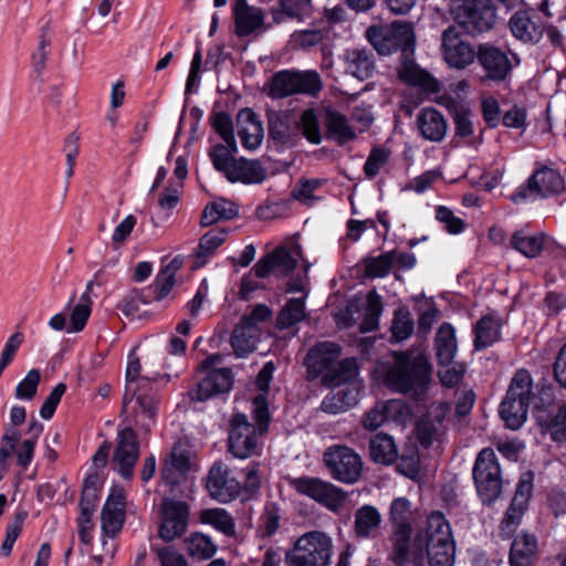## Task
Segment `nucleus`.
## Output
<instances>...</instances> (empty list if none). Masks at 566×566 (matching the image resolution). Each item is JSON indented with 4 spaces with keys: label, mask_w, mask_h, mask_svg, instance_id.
Masks as SVG:
<instances>
[{
    "label": "nucleus",
    "mask_w": 566,
    "mask_h": 566,
    "mask_svg": "<svg viewBox=\"0 0 566 566\" xmlns=\"http://www.w3.org/2000/svg\"><path fill=\"white\" fill-rule=\"evenodd\" d=\"M407 562L396 560V566H452L455 556V543L451 527L444 515L432 512L412 539L406 552Z\"/></svg>",
    "instance_id": "obj_1"
},
{
    "label": "nucleus",
    "mask_w": 566,
    "mask_h": 566,
    "mask_svg": "<svg viewBox=\"0 0 566 566\" xmlns=\"http://www.w3.org/2000/svg\"><path fill=\"white\" fill-rule=\"evenodd\" d=\"M431 370L424 356L395 352L389 359L376 365L375 373L394 392L422 395L430 382Z\"/></svg>",
    "instance_id": "obj_2"
},
{
    "label": "nucleus",
    "mask_w": 566,
    "mask_h": 566,
    "mask_svg": "<svg viewBox=\"0 0 566 566\" xmlns=\"http://www.w3.org/2000/svg\"><path fill=\"white\" fill-rule=\"evenodd\" d=\"M333 539L322 531H310L301 535L286 555V566H329Z\"/></svg>",
    "instance_id": "obj_3"
},
{
    "label": "nucleus",
    "mask_w": 566,
    "mask_h": 566,
    "mask_svg": "<svg viewBox=\"0 0 566 566\" xmlns=\"http://www.w3.org/2000/svg\"><path fill=\"white\" fill-rule=\"evenodd\" d=\"M389 522L392 531L390 535L391 560L407 562L406 552L412 544V522L411 502L405 497H396L389 507Z\"/></svg>",
    "instance_id": "obj_4"
},
{
    "label": "nucleus",
    "mask_w": 566,
    "mask_h": 566,
    "mask_svg": "<svg viewBox=\"0 0 566 566\" xmlns=\"http://www.w3.org/2000/svg\"><path fill=\"white\" fill-rule=\"evenodd\" d=\"M262 436L245 415L237 413L230 420L228 450L233 458L241 460L260 455L263 449Z\"/></svg>",
    "instance_id": "obj_5"
},
{
    "label": "nucleus",
    "mask_w": 566,
    "mask_h": 566,
    "mask_svg": "<svg viewBox=\"0 0 566 566\" xmlns=\"http://www.w3.org/2000/svg\"><path fill=\"white\" fill-rule=\"evenodd\" d=\"M478 494L484 504H492L502 493L501 469L492 449L484 448L478 454L473 468Z\"/></svg>",
    "instance_id": "obj_6"
},
{
    "label": "nucleus",
    "mask_w": 566,
    "mask_h": 566,
    "mask_svg": "<svg viewBox=\"0 0 566 566\" xmlns=\"http://www.w3.org/2000/svg\"><path fill=\"white\" fill-rule=\"evenodd\" d=\"M323 459L332 476L339 482L353 484L361 474V458L346 446H332L327 448Z\"/></svg>",
    "instance_id": "obj_7"
},
{
    "label": "nucleus",
    "mask_w": 566,
    "mask_h": 566,
    "mask_svg": "<svg viewBox=\"0 0 566 566\" xmlns=\"http://www.w3.org/2000/svg\"><path fill=\"white\" fill-rule=\"evenodd\" d=\"M291 484L297 493L315 500L333 512H337L345 504L346 493L318 478L301 476L293 479Z\"/></svg>",
    "instance_id": "obj_8"
},
{
    "label": "nucleus",
    "mask_w": 566,
    "mask_h": 566,
    "mask_svg": "<svg viewBox=\"0 0 566 566\" xmlns=\"http://www.w3.org/2000/svg\"><path fill=\"white\" fill-rule=\"evenodd\" d=\"M160 513V538L172 542L186 533L189 518V506L186 502L166 497L161 502Z\"/></svg>",
    "instance_id": "obj_9"
},
{
    "label": "nucleus",
    "mask_w": 566,
    "mask_h": 566,
    "mask_svg": "<svg viewBox=\"0 0 566 566\" xmlns=\"http://www.w3.org/2000/svg\"><path fill=\"white\" fill-rule=\"evenodd\" d=\"M496 19L491 0H462V32L476 35L493 28Z\"/></svg>",
    "instance_id": "obj_10"
},
{
    "label": "nucleus",
    "mask_w": 566,
    "mask_h": 566,
    "mask_svg": "<svg viewBox=\"0 0 566 566\" xmlns=\"http://www.w3.org/2000/svg\"><path fill=\"white\" fill-rule=\"evenodd\" d=\"M300 258V245H295L292 249L279 247L261 258L252 268V272L259 279H264L271 273L287 276L295 269Z\"/></svg>",
    "instance_id": "obj_11"
},
{
    "label": "nucleus",
    "mask_w": 566,
    "mask_h": 566,
    "mask_svg": "<svg viewBox=\"0 0 566 566\" xmlns=\"http://www.w3.org/2000/svg\"><path fill=\"white\" fill-rule=\"evenodd\" d=\"M533 492V474L525 472L521 475L515 494L500 524L502 536L510 537L518 527L525 514Z\"/></svg>",
    "instance_id": "obj_12"
},
{
    "label": "nucleus",
    "mask_w": 566,
    "mask_h": 566,
    "mask_svg": "<svg viewBox=\"0 0 566 566\" xmlns=\"http://www.w3.org/2000/svg\"><path fill=\"white\" fill-rule=\"evenodd\" d=\"M565 190L563 177L554 169L543 167L536 170L528 179L525 189L513 196V200L518 202L526 197L544 198L559 195Z\"/></svg>",
    "instance_id": "obj_13"
},
{
    "label": "nucleus",
    "mask_w": 566,
    "mask_h": 566,
    "mask_svg": "<svg viewBox=\"0 0 566 566\" xmlns=\"http://www.w3.org/2000/svg\"><path fill=\"white\" fill-rule=\"evenodd\" d=\"M342 348L338 344L333 342H319L315 344L306 354L305 366L307 369V377L316 379L325 376L332 371L336 360L339 359Z\"/></svg>",
    "instance_id": "obj_14"
},
{
    "label": "nucleus",
    "mask_w": 566,
    "mask_h": 566,
    "mask_svg": "<svg viewBox=\"0 0 566 566\" xmlns=\"http://www.w3.org/2000/svg\"><path fill=\"white\" fill-rule=\"evenodd\" d=\"M207 490L216 501L229 503L240 495L241 483L237 478L230 476L228 465L216 462L208 474Z\"/></svg>",
    "instance_id": "obj_15"
},
{
    "label": "nucleus",
    "mask_w": 566,
    "mask_h": 566,
    "mask_svg": "<svg viewBox=\"0 0 566 566\" xmlns=\"http://www.w3.org/2000/svg\"><path fill=\"white\" fill-rule=\"evenodd\" d=\"M138 458L139 442L134 429L125 427L118 430L116 448L113 455V461L117 465L118 473L125 479L132 478Z\"/></svg>",
    "instance_id": "obj_16"
},
{
    "label": "nucleus",
    "mask_w": 566,
    "mask_h": 566,
    "mask_svg": "<svg viewBox=\"0 0 566 566\" xmlns=\"http://www.w3.org/2000/svg\"><path fill=\"white\" fill-rule=\"evenodd\" d=\"M398 75L405 84L417 87L422 94L432 95L440 91V82L412 60L401 62Z\"/></svg>",
    "instance_id": "obj_17"
},
{
    "label": "nucleus",
    "mask_w": 566,
    "mask_h": 566,
    "mask_svg": "<svg viewBox=\"0 0 566 566\" xmlns=\"http://www.w3.org/2000/svg\"><path fill=\"white\" fill-rule=\"evenodd\" d=\"M478 60L488 77L493 81H504L512 70L506 53L491 44L479 45Z\"/></svg>",
    "instance_id": "obj_18"
},
{
    "label": "nucleus",
    "mask_w": 566,
    "mask_h": 566,
    "mask_svg": "<svg viewBox=\"0 0 566 566\" xmlns=\"http://www.w3.org/2000/svg\"><path fill=\"white\" fill-rule=\"evenodd\" d=\"M238 136L247 150H255L263 140V126L251 108H243L237 116Z\"/></svg>",
    "instance_id": "obj_19"
},
{
    "label": "nucleus",
    "mask_w": 566,
    "mask_h": 566,
    "mask_svg": "<svg viewBox=\"0 0 566 566\" xmlns=\"http://www.w3.org/2000/svg\"><path fill=\"white\" fill-rule=\"evenodd\" d=\"M233 385V376L229 368H219L210 370L207 376L199 381L192 398L199 401H206L213 396L228 392Z\"/></svg>",
    "instance_id": "obj_20"
},
{
    "label": "nucleus",
    "mask_w": 566,
    "mask_h": 566,
    "mask_svg": "<svg viewBox=\"0 0 566 566\" xmlns=\"http://www.w3.org/2000/svg\"><path fill=\"white\" fill-rule=\"evenodd\" d=\"M102 530L115 536L123 527L125 520V496L122 490H113L102 510Z\"/></svg>",
    "instance_id": "obj_21"
},
{
    "label": "nucleus",
    "mask_w": 566,
    "mask_h": 566,
    "mask_svg": "<svg viewBox=\"0 0 566 566\" xmlns=\"http://www.w3.org/2000/svg\"><path fill=\"white\" fill-rule=\"evenodd\" d=\"M343 62L345 73L359 81L371 77L376 69L375 55L369 49H347Z\"/></svg>",
    "instance_id": "obj_22"
},
{
    "label": "nucleus",
    "mask_w": 566,
    "mask_h": 566,
    "mask_svg": "<svg viewBox=\"0 0 566 566\" xmlns=\"http://www.w3.org/2000/svg\"><path fill=\"white\" fill-rule=\"evenodd\" d=\"M224 177L232 184L258 185L268 178V171L259 160L241 157L232 163Z\"/></svg>",
    "instance_id": "obj_23"
},
{
    "label": "nucleus",
    "mask_w": 566,
    "mask_h": 566,
    "mask_svg": "<svg viewBox=\"0 0 566 566\" xmlns=\"http://www.w3.org/2000/svg\"><path fill=\"white\" fill-rule=\"evenodd\" d=\"M235 34L247 36L264 24V15L260 8L249 6L247 0H235L233 6Z\"/></svg>",
    "instance_id": "obj_24"
},
{
    "label": "nucleus",
    "mask_w": 566,
    "mask_h": 566,
    "mask_svg": "<svg viewBox=\"0 0 566 566\" xmlns=\"http://www.w3.org/2000/svg\"><path fill=\"white\" fill-rule=\"evenodd\" d=\"M417 126L421 136L431 142L442 140L448 127L443 115L432 107H426L419 112Z\"/></svg>",
    "instance_id": "obj_25"
},
{
    "label": "nucleus",
    "mask_w": 566,
    "mask_h": 566,
    "mask_svg": "<svg viewBox=\"0 0 566 566\" xmlns=\"http://www.w3.org/2000/svg\"><path fill=\"white\" fill-rule=\"evenodd\" d=\"M326 138L344 145L356 138L354 128L345 115L328 108L325 114Z\"/></svg>",
    "instance_id": "obj_26"
},
{
    "label": "nucleus",
    "mask_w": 566,
    "mask_h": 566,
    "mask_svg": "<svg viewBox=\"0 0 566 566\" xmlns=\"http://www.w3.org/2000/svg\"><path fill=\"white\" fill-rule=\"evenodd\" d=\"M434 345L439 365H451L458 349L455 329L448 323L442 324L437 332Z\"/></svg>",
    "instance_id": "obj_27"
},
{
    "label": "nucleus",
    "mask_w": 566,
    "mask_h": 566,
    "mask_svg": "<svg viewBox=\"0 0 566 566\" xmlns=\"http://www.w3.org/2000/svg\"><path fill=\"white\" fill-rule=\"evenodd\" d=\"M358 401V392L354 388H342L327 394L322 402L321 410L328 415H339L353 408Z\"/></svg>",
    "instance_id": "obj_28"
},
{
    "label": "nucleus",
    "mask_w": 566,
    "mask_h": 566,
    "mask_svg": "<svg viewBox=\"0 0 566 566\" xmlns=\"http://www.w3.org/2000/svg\"><path fill=\"white\" fill-rule=\"evenodd\" d=\"M502 321L499 316L486 315L480 318L474 328V346L482 349L493 345L500 339Z\"/></svg>",
    "instance_id": "obj_29"
},
{
    "label": "nucleus",
    "mask_w": 566,
    "mask_h": 566,
    "mask_svg": "<svg viewBox=\"0 0 566 566\" xmlns=\"http://www.w3.org/2000/svg\"><path fill=\"white\" fill-rule=\"evenodd\" d=\"M381 523L379 511L373 505H363L355 513L354 531L358 538H369Z\"/></svg>",
    "instance_id": "obj_30"
},
{
    "label": "nucleus",
    "mask_w": 566,
    "mask_h": 566,
    "mask_svg": "<svg viewBox=\"0 0 566 566\" xmlns=\"http://www.w3.org/2000/svg\"><path fill=\"white\" fill-rule=\"evenodd\" d=\"M369 454L374 462L389 465L397 460L398 450L390 436L377 433L369 441Z\"/></svg>",
    "instance_id": "obj_31"
},
{
    "label": "nucleus",
    "mask_w": 566,
    "mask_h": 566,
    "mask_svg": "<svg viewBox=\"0 0 566 566\" xmlns=\"http://www.w3.org/2000/svg\"><path fill=\"white\" fill-rule=\"evenodd\" d=\"M239 214V207L224 198H220L206 206L202 211L200 224L202 227H209L220 220H230Z\"/></svg>",
    "instance_id": "obj_32"
},
{
    "label": "nucleus",
    "mask_w": 566,
    "mask_h": 566,
    "mask_svg": "<svg viewBox=\"0 0 566 566\" xmlns=\"http://www.w3.org/2000/svg\"><path fill=\"white\" fill-rule=\"evenodd\" d=\"M175 269L166 265L156 276L154 284L149 285L142 293L143 303H149L150 300L161 301L172 290L175 285Z\"/></svg>",
    "instance_id": "obj_33"
},
{
    "label": "nucleus",
    "mask_w": 566,
    "mask_h": 566,
    "mask_svg": "<svg viewBox=\"0 0 566 566\" xmlns=\"http://www.w3.org/2000/svg\"><path fill=\"white\" fill-rule=\"evenodd\" d=\"M528 407L526 402L505 396L500 407V416L507 428L517 430L527 418Z\"/></svg>",
    "instance_id": "obj_34"
},
{
    "label": "nucleus",
    "mask_w": 566,
    "mask_h": 566,
    "mask_svg": "<svg viewBox=\"0 0 566 566\" xmlns=\"http://www.w3.org/2000/svg\"><path fill=\"white\" fill-rule=\"evenodd\" d=\"M537 547L533 535L522 534L516 536L511 546V566H530Z\"/></svg>",
    "instance_id": "obj_35"
},
{
    "label": "nucleus",
    "mask_w": 566,
    "mask_h": 566,
    "mask_svg": "<svg viewBox=\"0 0 566 566\" xmlns=\"http://www.w3.org/2000/svg\"><path fill=\"white\" fill-rule=\"evenodd\" d=\"M358 375V363L354 357L337 359L331 373L323 378V385L326 387L340 386L352 381Z\"/></svg>",
    "instance_id": "obj_36"
},
{
    "label": "nucleus",
    "mask_w": 566,
    "mask_h": 566,
    "mask_svg": "<svg viewBox=\"0 0 566 566\" xmlns=\"http://www.w3.org/2000/svg\"><path fill=\"white\" fill-rule=\"evenodd\" d=\"M509 24L513 35L523 42H537L543 35V29L521 12L513 14Z\"/></svg>",
    "instance_id": "obj_37"
},
{
    "label": "nucleus",
    "mask_w": 566,
    "mask_h": 566,
    "mask_svg": "<svg viewBox=\"0 0 566 566\" xmlns=\"http://www.w3.org/2000/svg\"><path fill=\"white\" fill-rule=\"evenodd\" d=\"M305 317V296L292 297L280 311L276 325L280 329H287L301 323Z\"/></svg>",
    "instance_id": "obj_38"
},
{
    "label": "nucleus",
    "mask_w": 566,
    "mask_h": 566,
    "mask_svg": "<svg viewBox=\"0 0 566 566\" xmlns=\"http://www.w3.org/2000/svg\"><path fill=\"white\" fill-rule=\"evenodd\" d=\"M228 234L226 228H213L203 234L196 252V264L203 265L207 259L224 242Z\"/></svg>",
    "instance_id": "obj_39"
},
{
    "label": "nucleus",
    "mask_w": 566,
    "mask_h": 566,
    "mask_svg": "<svg viewBox=\"0 0 566 566\" xmlns=\"http://www.w3.org/2000/svg\"><path fill=\"white\" fill-rule=\"evenodd\" d=\"M441 52L450 67L460 69V31L450 25L441 35Z\"/></svg>",
    "instance_id": "obj_40"
},
{
    "label": "nucleus",
    "mask_w": 566,
    "mask_h": 566,
    "mask_svg": "<svg viewBox=\"0 0 566 566\" xmlns=\"http://www.w3.org/2000/svg\"><path fill=\"white\" fill-rule=\"evenodd\" d=\"M269 134L275 142L287 143L292 136L291 116L287 112L272 111L268 114Z\"/></svg>",
    "instance_id": "obj_41"
},
{
    "label": "nucleus",
    "mask_w": 566,
    "mask_h": 566,
    "mask_svg": "<svg viewBox=\"0 0 566 566\" xmlns=\"http://www.w3.org/2000/svg\"><path fill=\"white\" fill-rule=\"evenodd\" d=\"M512 247L527 258L536 256L543 249L544 235L542 233H531L517 231L511 239Z\"/></svg>",
    "instance_id": "obj_42"
},
{
    "label": "nucleus",
    "mask_w": 566,
    "mask_h": 566,
    "mask_svg": "<svg viewBox=\"0 0 566 566\" xmlns=\"http://www.w3.org/2000/svg\"><path fill=\"white\" fill-rule=\"evenodd\" d=\"M506 396L510 397V399L515 398L528 405L531 403V400L534 396L533 379L526 369H520L514 374Z\"/></svg>",
    "instance_id": "obj_43"
},
{
    "label": "nucleus",
    "mask_w": 566,
    "mask_h": 566,
    "mask_svg": "<svg viewBox=\"0 0 566 566\" xmlns=\"http://www.w3.org/2000/svg\"><path fill=\"white\" fill-rule=\"evenodd\" d=\"M188 555L198 560L211 558L217 551V545L203 533H193L186 539Z\"/></svg>",
    "instance_id": "obj_44"
},
{
    "label": "nucleus",
    "mask_w": 566,
    "mask_h": 566,
    "mask_svg": "<svg viewBox=\"0 0 566 566\" xmlns=\"http://www.w3.org/2000/svg\"><path fill=\"white\" fill-rule=\"evenodd\" d=\"M180 474H186L190 468V452L180 444H176L169 458L166 460L165 468L161 470V475L169 483L175 484L177 481L170 476V468Z\"/></svg>",
    "instance_id": "obj_45"
},
{
    "label": "nucleus",
    "mask_w": 566,
    "mask_h": 566,
    "mask_svg": "<svg viewBox=\"0 0 566 566\" xmlns=\"http://www.w3.org/2000/svg\"><path fill=\"white\" fill-rule=\"evenodd\" d=\"M238 324L231 336V346L238 357H244L255 349L260 334Z\"/></svg>",
    "instance_id": "obj_46"
},
{
    "label": "nucleus",
    "mask_w": 566,
    "mask_h": 566,
    "mask_svg": "<svg viewBox=\"0 0 566 566\" xmlns=\"http://www.w3.org/2000/svg\"><path fill=\"white\" fill-rule=\"evenodd\" d=\"M390 27H370L367 30L368 41L379 54L388 55L398 51L397 42L391 36Z\"/></svg>",
    "instance_id": "obj_47"
},
{
    "label": "nucleus",
    "mask_w": 566,
    "mask_h": 566,
    "mask_svg": "<svg viewBox=\"0 0 566 566\" xmlns=\"http://www.w3.org/2000/svg\"><path fill=\"white\" fill-rule=\"evenodd\" d=\"M382 310L384 306L380 295L376 291L369 292L367 294V305L364 317L360 323V331L364 333L376 331Z\"/></svg>",
    "instance_id": "obj_48"
},
{
    "label": "nucleus",
    "mask_w": 566,
    "mask_h": 566,
    "mask_svg": "<svg viewBox=\"0 0 566 566\" xmlns=\"http://www.w3.org/2000/svg\"><path fill=\"white\" fill-rule=\"evenodd\" d=\"M413 328L415 323L409 310L405 306L397 308L390 327L391 339L395 342L406 340L413 333Z\"/></svg>",
    "instance_id": "obj_49"
},
{
    "label": "nucleus",
    "mask_w": 566,
    "mask_h": 566,
    "mask_svg": "<svg viewBox=\"0 0 566 566\" xmlns=\"http://www.w3.org/2000/svg\"><path fill=\"white\" fill-rule=\"evenodd\" d=\"M399 406V402L396 400L377 403L365 413L363 420L364 428L368 430L378 429L389 419L391 411L396 410Z\"/></svg>",
    "instance_id": "obj_50"
},
{
    "label": "nucleus",
    "mask_w": 566,
    "mask_h": 566,
    "mask_svg": "<svg viewBox=\"0 0 566 566\" xmlns=\"http://www.w3.org/2000/svg\"><path fill=\"white\" fill-rule=\"evenodd\" d=\"M296 72L281 71L273 76L270 86V95L282 98L297 94Z\"/></svg>",
    "instance_id": "obj_51"
},
{
    "label": "nucleus",
    "mask_w": 566,
    "mask_h": 566,
    "mask_svg": "<svg viewBox=\"0 0 566 566\" xmlns=\"http://www.w3.org/2000/svg\"><path fill=\"white\" fill-rule=\"evenodd\" d=\"M238 151L237 143L234 146L228 144H217L209 150V157L216 170L222 172L224 176L230 169V166L237 158L234 154Z\"/></svg>",
    "instance_id": "obj_52"
},
{
    "label": "nucleus",
    "mask_w": 566,
    "mask_h": 566,
    "mask_svg": "<svg viewBox=\"0 0 566 566\" xmlns=\"http://www.w3.org/2000/svg\"><path fill=\"white\" fill-rule=\"evenodd\" d=\"M296 125L308 143L313 145L321 144L322 133L315 109L307 108L303 111Z\"/></svg>",
    "instance_id": "obj_53"
},
{
    "label": "nucleus",
    "mask_w": 566,
    "mask_h": 566,
    "mask_svg": "<svg viewBox=\"0 0 566 566\" xmlns=\"http://www.w3.org/2000/svg\"><path fill=\"white\" fill-rule=\"evenodd\" d=\"M200 521L210 524L226 535L234 533V522L231 515L223 509L205 510L200 514Z\"/></svg>",
    "instance_id": "obj_54"
},
{
    "label": "nucleus",
    "mask_w": 566,
    "mask_h": 566,
    "mask_svg": "<svg viewBox=\"0 0 566 566\" xmlns=\"http://www.w3.org/2000/svg\"><path fill=\"white\" fill-rule=\"evenodd\" d=\"M27 517L28 512L24 510H20L15 512L12 521L8 524L6 537L1 545V553L3 556L7 557L11 555L13 545L22 532Z\"/></svg>",
    "instance_id": "obj_55"
},
{
    "label": "nucleus",
    "mask_w": 566,
    "mask_h": 566,
    "mask_svg": "<svg viewBox=\"0 0 566 566\" xmlns=\"http://www.w3.org/2000/svg\"><path fill=\"white\" fill-rule=\"evenodd\" d=\"M395 263V251L382 253L365 260L366 274L370 277L386 276Z\"/></svg>",
    "instance_id": "obj_56"
},
{
    "label": "nucleus",
    "mask_w": 566,
    "mask_h": 566,
    "mask_svg": "<svg viewBox=\"0 0 566 566\" xmlns=\"http://www.w3.org/2000/svg\"><path fill=\"white\" fill-rule=\"evenodd\" d=\"M281 11L273 13L276 23L284 21V15L291 19H301L311 6V0H280Z\"/></svg>",
    "instance_id": "obj_57"
},
{
    "label": "nucleus",
    "mask_w": 566,
    "mask_h": 566,
    "mask_svg": "<svg viewBox=\"0 0 566 566\" xmlns=\"http://www.w3.org/2000/svg\"><path fill=\"white\" fill-rule=\"evenodd\" d=\"M41 381V373L39 369H31L25 377L17 385L14 397L20 400H31L38 391Z\"/></svg>",
    "instance_id": "obj_58"
},
{
    "label": "nucleus",
    "mask_w": 566,
    "mask_h": 566,
    "mask_svg": "<svg viewBox=\"0 0 566 566\" xmlns=\"http://www.w3.org/2000/svg\"><path fill=\"white\" fill-rule=\"evenodd\" d=\"M395 42L399 50L406 52L415 44V33L411 24L405 21H395L390 25Z\"/></svg>",
    "instance_id": "obj_59"
},
{
    "label": "nucleus",
    "mask_w": 566,
    "mask_h": 566,
    "mask_svg": "<svg viewBox=\"0 0 566 566\" xmlns=\"http://www.w3.org/2000/svg\"><path fill=\"white\" fill-rule=\"evenodd\" d=\"M211 125L226 144L234 146L237 140L233 132V122L228 113H214L211 117Z\"/></svg>",
    "instance_id": "obj_60"
},
{
    "label": "nucleus",
    "mask_w": 566,
    "mask_h": 566,
    "mask_svg": "<svg viewBox=\"0 0 566 566\" xmlns=\"http://www.w3.org/2000/svg\"><path fill=\"white\" fill-rule=\"evenodd\" d=\"M390 153L381 147L373 148L364 165V172L367 178H375L381 168L389 161Z\"/></svg>",
    "instance_id": "obj_61"
},
{
    "label": "nucleus",
    "mask_w": 566,
    "mask_h": 566,
    "mask_svg": "<svg viewBox=\"0 0 566 566\" xmlns=\"http://www.w3.org/2000/svg\"><path fill=\"white\" fill-rule=\"evenodd\" d=\"M297 94L315 96L323 87L319 74L316 71L296 72Z\"/></svg>",
    "instance_id": "obj_62"
},
{
    "label": "nucleus",
    "mask_w": 566,
    "mask_h": 566,
    "mask_svg": "<svg viewBox=\"0 0 566 566\" xmlns=\"http://www.w3.org/2000/svg\"><path fill=\"white\" fill-rule=\"evenodd\" d=\"M441 177L442 172L439 169L426 170L421 175L411 179L403 189L421 195L431 189L433 184H436Z\"/></svg>",
    "instance_id": "obj_63"
},
{
    "label": "nucleus",
    "mask_w": 566,
    "mask_h": 566,
    "mask_svg": "<svg viewBox=\"0 0 566 566\" xmlns=\"http://www.w3.org/2000/svg\"><path fill=\"white\" fill-rule=\"evenodd\" d=\"M252 413L255 421V428L263 434L268 432L270 424V412L264 395H259L253 399Z\"/></svg>",
    "instance_id": "obj_64"
}]
</instances>
